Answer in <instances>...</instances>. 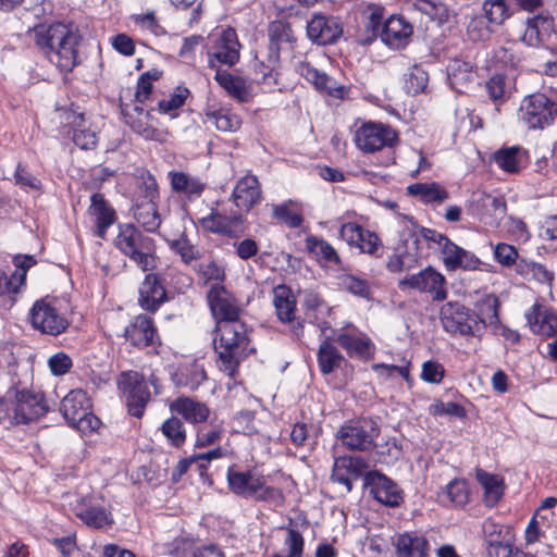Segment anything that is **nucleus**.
Wrapping results in <instances>:
<instances>
[{"mask_svg": "<svg viewBox=\"0 0 557 557\" xmlns=\"http://www.w3.org/2000/svg\"><path fill=\"white\" fill-rule=\"evenodd\" d=\"M36 47L61 73L69 74L79 63L82 36L73 23L40 24L33 28Z\"/></svg>", "mask_w": 557, "mask_h": 557, "instance_id": "obj_1", "label": "nucleus"}, {"mask_svg": "<svg viewBox=\"0 0 557 557\" xmlns=\"http://www.w3.org/2000/svg\"><path fill=\"white\" fill-rule=\"evenodd\" d=\"M213 333L216 364L227 376L235 377L240 362L252 350L248 325L244 321L224 323Z\"/></svg>", "mask_w": 557, "mask_h": 557, "instance_id": "obj_2", "label": "nucleus"}, {"mask_svg": "<svg viewBox=\"0 0 557 557\" xmlns=\"http://www.w3.org/2000/svg\"><path fill=\"white\" fill-rule=\"evenodd\" d=\"M115 247L144 272L157 268L154 240L143 234L134 224H121L115 238Z\"/></svg>", "mask_w": 557, "mask_h": 557, "instance_id": "obj_3", "label": "nucleus"}, {"mask_svg": "<svg viewBox=\"0 0 557 557\" xmlns=\"http://www.w3.org/2000/svg\"><path fill=\"white\" fill-rule=\"evenodd\" d=\"M420 237L429 244L430 248L441 252L443 263L448 271L457 269L475 270L481 264L476 256L459 247L446 235L433 228L422 227L420 230Z\"/></svg>", "mask_w": 557, "mask_h": 557, "instance_id": "obj_4", "label": "nucleus"}, {"mask_svg": "<svg viewBox=\"0 0 557 557\" xmlns=\"http://www.w3.org/2000/svg\"><path fill=\"white\" fill-rule=\"evenodd\" d=\"M60 411L67 423L83 433L96 431L100 420L91 412V403L83 389L71 391L61 401Z\"/></svg>", "mask_w": 557, "mask_h": 557, "instance_id": "obj_5", "label": "nucleus"}, {"mask_svg": "<svg viewBox=\"0 0 557 557\" xmlns=\"http://www.w3.org/2000/svg\"><path fill=\"white\" fill-rule=\"evenodd\" d=\"M379 434L380 428L374 420L361 418L345 422L335 437L348 450L367 451L374 447Z\"/></svg>", "mask_w": 557, "mask_h": 557, "instance_id": "obj_6", "label": "nucleus"}, {"mask_svg": "<svg viewBox=\"0 0 557 557\" xmlns=\"http://www.w3.org/2000/svg\"><path fill=\"white\" fill-rule=\"evenodd\" d=\"M557 117V102L545 94L527 96L520 104V119L531 129H543Z\"/></svg>", "mask_w": 557, "mask_h": 557, "instance_id": "obj_7", "label": "nucleus"}, {"mask_svg": "<svg viewBox=\"0 0 557 557\" xmlns=\"http://www.w3.org/2000/svg\"><path fill=\"white\" fill-rule=\"evenodd\" d=\"M33 327L42 334L58 336L70 326V321L57 301L39 299L33 305L30 312Z\"/></svg>", "mask_w": 557, "mask_h": 557, "instance_id": "obj_8", "label": "nucleus"}, {"mask_svg": "<svg viewBox=\"0 0 557 557\" xmlns=\"http://www.w3.org/2000/svg\"><path fill=\"white\" fill-rule=\"evenodd\" d=\"M117 386L123 394L128 413L141 418L150 400V392L144 375L137 371H123L117 377Z\"/></svg>", "mask_w": 557, "mask_h": 557, "instance_id": "obj_9", "label": "nucleus"}, {"mask_svg": "<svg viewBox=\"0 0 557 557\" xmlns=\"http://www.w3.org/2000/svg\"><path fill=\"white\" fill-rule=\"evenodd\" d=\"M441 324L445 332L453 336L474 335L479 326L478 315L458 301H449L440 310Z\"/></svg>", "mask_w": 557, "mask_h": 557, "instance_id": "obj_10", "label": "nucleus"}, {"mask_svg": "<svg viewBox=\"0 0 557 557\" xmlns=\"http://www.w3.org/2000/svg\"><path fill=\"white\" fill-rule=\"evenodd\" d=\"M207 301L215 326L243 321V308L238 299L230 293L222 284H212L207 293Z\"/></svg>", "mask_w": 557, "mask_h": 557, "instance_id": "obj_11", "label": "nucleus"}, {"mask_svg": "<svg viewBox=\"0 0 557 557\" xmlns=\"http://www.w3.org/2000/svg\"><path fill=\"white\" fill-rule=\"evenodd\" d=\"M398 288L401 292L417 290L429 294L434 301H443L447 297L446 278L432 267L405 276L398 282Z\"/></svg>", "mask_w": 557, "mask_h": 557, "instance_id": "obj_12", "label": "nucleus"}, {"mask_svg": "<svg viewBox=\"0 0 557 557\" xmlns=\"http://www.w3.org/2000/svg\"><path fill=\"white\" fill-rule=\"evenodd\" d=\"M398 135L391 126L382 123H363L355 134L356 146L367 153L393 147Z\"/></svg>", "mask_w": 557, "mask_h": 557, "instance_id": "obj_13", "label": "nucleus"}, {"mask_svg": "<svg viewBox=\"0 0 557 557\" xmlns=\"http://www.w3.org/2000/svg\"><path fill=\"white\" fill-rule=\"evenodd\" d=\"M363 486L384 506L394 508L404 502V492L399 485L379 471H368L363 478Z\"/></svg>", "mask_w": 557, "mask_h": 557, "instance_id": "obj_14", "label": "nucleus"}, {"mask_svg": "<svg viewBox=\"0 0 557 557\" xmlns=\"http://www.w3.org/2000/svg\"><path fill=\"white\" fill-rule=\"evenodd\" d=\"M240 44L235 29H223L213 40L208 51V62L211 67L220 64L233 66L239 60Z\"/></svg>", "mask_w": 557, "mask_h": 557, "instance_id": "obj_15", "label": "nucleus"}, {"mask_svg": "<svg viewBox=\"0 0 557 557\" xmlns=\"http://www.w3.org/2000/svg\"><path fill=\"white\" fill-rule=\"evenodd\" d=\"M48 406L41 393L22 389L15 393V403L12 408V423L27 424L42 417Z\"/></svg>", "mask_w": 557, "mask_h": 557, "instance_id": "obj_16", "label": "nucleus"}, {"mask_svg": "<svg viewBox=\"0 0 557 557\" xmlns=\"http://www.w3.org/2000/svg\"><path fill=\"white\" fill-rule=\"evenodd\" d=\"M126 342L132 346L144 349L161 344L158 330L151 317L145 313L135 315L123 333Z\"/></svg>", "mask_w": 557, "mask_h": 557, "instance_id": "obj_17", "label": "nucleus"}, {"mask_svg": "<svg viewBox=\"0 0 557 557\" xmlns=\"http://www.w3.org/2000/svg\"><path fill=\"white\" fill-rule=\"evenodd\" d=\"M145 200L137 203L134 209V218L147 232H156L161 225V218L154 199L158 198V185L153 176L149 175L145 181Z\"/></svg>", "mask_w": 557, "mask_h": 557, "instance_id": "obj_18", "label": "nucleus"}, {"mask_svg": "<svg viewBox=\"0 0 557 557\" xmlns=\"http://www.w3.org/2000/svg\"><path fill=\"white\" fill-rule=\"evenodd\" d=\"M368 468V462L361 456H339L334 459L331 479L333 482L344 485L349 493L352 491V482L364 478Z\"/></svg>", "mask_w": 557, "mask_h": 557, "instance_id": "obj_19", "label": "nucleus"}, {"mask_svg": "<svg viewBox=\"0 0 557 557\" xmlns=\"http://www.w3.org/2000/svg\"><path fill=\"white\" fill-rule=\"evenodd\" d=\"M269 38V60L281 62V53L290 54L297 42V38L289 23L285 21H274L268 28Z\"/></svg>", "mask_w": 557, "mask_h": 557, "instance_id": "obj_20", "label": "nucleus"}, {"mask_svg": "<svg viewBox=\"0 0 557 557\" xmlns=\"http://www.w3.org/2000/svg\"><path fill=\"white\" fill-rule=\"evenodd\" d=\"M231 199L243 212H249L262 200V189L258 177L250 172L239 177L233 188Z\"/></svg>", "mask_w": 557, "mask_h": 557, "instance_id": "obj_21", "label": "nucleus"}, {"mask_svg": "<svg viewBox=\"0 0 557 557\" xmlns=\"http://www.w3.org/2000/svg\"><path fill=\"white\" fill-rule=\"evenodd\" d=\"M473 205L474 214L490 227L499 226L507 212L506 201L500 196L478 193L474 195Z\"/></svg>", "mask_w": 557, "mask_h": 557, "instance_id": "obj_22", "label": "nucleus"}, {"mask_svg": "<svg viewBox=\"0 0 557 557\" xmlns=\"http://www.w3.org/2000/svg\"><path fill=\"white\" fill-rule=\"evenodd\" d=\"M273 305L278 320L283 323H292V332L296 337L304 333L301 321L295 322L296 297L287 285L281 284L273 288Z\"/></svg>", "mask_w": 557, "mask_h": 557, "instance_id": "obj_23", "label": "nucleus"}, {"mask_svg": "<svg viewBox=\"0 0 557 557\" xmlns=\"http://www.w3.org/2000/svg\"><path fill=\"white\" fill-rule=\"evenodd\" d=\"M166 300V290L160 275L147 274L138 289L139 307L147 312L154 313Z\"/></svg>", "mask_w": 557, "mask_h": 557, "instance_id": "obj_24", "label": "nucleus"}, {"mask_svg": "<svg viewBox=\"0 0 557 557\" xmlns=\"http://www.w3.org/2000/svg\"><path fill=\"white\" fill-rule=\"evenodd\" d=\"M214 79L238 103H247L255 96L253 81L248 77L216 70Z\"/></svg>", "mask_w": 557, "mask_h": 557, "instance_id": "obj_25", "label": "nucleus"}, {"mask_svg": "<svg viewBox=\"0 0 557 557\" xmlns=\"http://www.w3.org/2000/svg\"><path fill=\"white\" fill-rule=\"evenodd\" d=\"M201 227L210 233L238 238L243 234L244 219L242 214L225 215L213 209L210 214L200 219Z\"/></svg>", "mask_w": 557, "mask_h": 557, "instance_id": "obj_26", "label": "nucleus"}, {"mask_svg": "<svg viewBox=\"0 0 557 557\" xmlns=\"http://www.w3.org/2000/svg\"><path fill=\"white\" fill-rule=\"evenodd\" d=\"M226 479L231 492L244 498L256 496L264 485V476L250 470L239 471L235 466L227 469Z\"/></svg>", "mask_w": 557, "mask_h": 557, "instance_id": "obj_27", "label": "nucleus"}, {"mask_svg": "<svg viewBox=\"0 0 557 557\" xmlns=\"http://www.w3.org/2000/svg\"><path fill=\"white\" fill-rule=\"evenodd\" d=\"M35 263L36 260L33 256H16L14 258L16 270L11 276H8L7 273L0 269V295H10L11 306L15 302V296L25 282L26 271Z\"/></svg>", "mask_w": 557, "mask_h": 557, "instance_id": "obj_28", "label": "nucleus"}, {"mask_svg": "<svg viewBox=\"0 0 557 557\" xmlns=\"http://www.w3.org/2000/svg\"><path fill=\"white\" fill-rule=\"evenodd\" d=\"M88 213L95 223L94 235L104 239L107 231L116 221L115 210L108 203L101 194H94L90 197Z\"/></svg>", "mask_w": 557, "mask_h": 557, "instance_id": "obj_29", "label": "nucleus"}, {"mask_svg": "<svg viewBox=\"0 0 557 557\" xmlns=\"http://www.w3.org/2000/svg\"><path fill=\"white\" fill-rule=\"evenodd\" d=\"M170 410L190 424L207 422L211 413L210 408L205 403L188 396H181L171 401Z\"/></svg>", "mask_w": 557, "mask_h": 557, "instance_id": "obj_30", "label": "nucleus"}, {"mask_svg": "<svg viewBox=\"0 0 557 557\" xmlns=\"http://www.w3.org/2000/svg\"><path fill=\"white\" fill-rule=\"evenodd\" d=\"M342 27L334 17L314 15L307 25V35L318 45H329L342 35Z\"/></svg>", "mask_w": 557, "mask_h": 557, "instance_id": "obj_31", "label": "nucleus"}, {"mask_svg": "<svg viewBox=\"0 0 557 557\" xmlns=\"http://www.w3.org/2000/svg\"><path fill=\"white\" fill-rule=\"evenodd\" d=\"M297 72L318 90L326 92L334 98L343 99L345 87L337 85L336 82L323 72H320L308 62H299Z\"/></svg>", "mask_w": 557, "mask_h": 557, "instance_id": "obj_32", "label": "nucleus"}, {"mask_svg": "<svg viewBox=\"0 0 557 557\" xmlns=\"http://www.w3.org/2000/svg\"><path fill=\"white\" fill-rule=\"evenodd\" d=\"M412 35V26L401 16H391L383 25L381 39L393 49H399L408 44Z\"/></svg>", "mask_w": 557, "mask_h": 557, "instance_id": "obj_33", "label": "nucleus"}, {"mask_svg": "<svg viewBox=\"0 0 557 557\" xmlns=\"http://www.w3.org/2000/svg\"><path fill=\"white\" fill-rule=\"evenodd\" d=\"M396 557H429L430 543L414 532L399 534L395 543Z\"/></svg>", "mask_w": 557, "mask_h": 557, "instance_id": "obj_34", "label": "nucleus"}, {"mask_svg": "<svg viewBox=\"0 0 557 557\" xmlns=\"http://www.w3.org/2000/svg\"><path fill=\"white\" fill-rule=\"evenodd\" d=\"M169 177L173 191L185 196L190 201L198 199L206 189L205 182L185 172L171 171Z\"/></svg>", "mask_w": 557, "mask_h": 557, "instance_id": "obj_35", "label": "nucleus"}, {"mask_svg": "<svg viewBox=\"0 0 557 557\" xmlns=\"http://www.w3.org/2000/svg\"><path fill=\"white\" fill-rule=\"evenodd\" d=\"M66 121L73 128V143L81 149H94L98 144L97 132L90 126H86L85 115L83 113L69 112Z\"/></svg>", "mask_w": 557, "mask_h": 557, "instance_id": "obj_36", "label": "nucleus"}, {"mask_svg": "<svg viewBox=\"0 0 557 557\" xmlns=\"http://www.w3.org/2000/svg\"><path fill=\"white\" fill-rule=\"evenodd\" d=\"M206 380V370L198 362L183 364L172 374V382L175 386L190 391H196Z\"/></svg>", "mask_w": 557, "mask_h": 557, "instance_id": "obj_37", "label": "nucleus"}, {"mask_svg": "<svg viewBox=\"0 0 557 557\" xmlns=\"http://www.w3.org/2000/svg\"><path fill=\"white\" fill-rule=\"evenodd\" d=\"M486 553L488 557H512L516 552L508 540L500 535L498 525L493 522L484 523Z\"/></svg>", "mask_w": 557, "mask_h": 557, "instance_id": "obj_38", "label": "nucleus"}, {"mask_svg": "<svg viewBox=\"0 0 557 557\" xmlns=\"http://www.w3.org/2000/svg\"><path fill=\"white\" fill-rule=\"evenodd\" d=\"M126 123L146 140H161V132L149 123V113L143 108L134 107L132 113L125 115Z\"/></svg>", "mask_w": 557, "mask_h": 557, "instance_id": "obj_39", "label": "nucleus"}, {"mask_svg": "<svg viewBox=\"0 0 557 557\" xmlns=\"http://www.w3.org/2000/svg\"><path fill=\"white\" fill-rule=\"evenodd\" d=\"M317 360L321 373L327 375L341 368L344 357L331 339L326 337L319 346Z\"/></svg>", "mask_w": 557, "mask_h": 557, "instance_id": "obj_40", "label": "nucleus"}, {"mask_svg": "<svg viewBox=\"0 0 557 557\" xmlns=\"http://www.w3.org/2000/svg\"><path fill=\"white\" fill-rule=\"evenodd\" d=\"M280 62L269 60V52L264 60H257L253 64V84L261 85L264 90L271 91L277 85Z\"/></svg>", "mask_w": 557, "mask_h": 557, "instance_id": "obj_41", "label": "nucleus"}, {"mask_svg": "<svg viewBox=\"0 0 557 557\" xmlns=\"http://www.w3.org/2000/svg\"><path fill=\"white\" fill-rule=\"evenodd\" d=\"M307 249L313 253L320 262L342 268V259L335 248L325 239L317 236H308L306 238Z\"/></svg>", "mask_w": 557, "mask_h": 557, "instance_id": "obj_42", "label": "nucleus"}, {"mask_svg": "<svg viewBox=\"0 0 557 557\" xmlns=\"http://www.w3.org/2000/svg\"><path fill=\"white\" fill-rule=\"evenodd\" d=\"M407 193L424 203H441L448 198V191L436 182L416 183L407 187Z\"/></svg>", "mask_w": 557, "mask_h": 557, "instance_id": "obj_43", "label": "nucleus"}, {"mask_svg": "<svg viewBox=\"0 0 557 557\" xmlns=\"http://www.w3.org/2000/svg\"><path fill=\"white\" fill-rule=\"evenodd\" d=\"M447 78L454 90L462 92L473 78L472 65L462 60H453L447 66Z\"/></svg>", "mask_w": 557, "mask_h": 557, "instance_id": "obj_44", "label": "nucleus"}, {"mask_svg": "<svg viewBox=\"0 0 557 557\" xmlns=\"http://www.w3.org/2000/svg\"><path fill=\"white\" fill-rule=\"evenodd\" d=\"M206 116L221 132L235 133L243 124L242 117L228 107L208 111Z\"/></svg>", "mask_w": 557, "mask_h": 557, "instance_id": "obj_45", "label": "nucleus"}, {"mask_svg": "<svg viewBox=\"0 0 557 557\" xmlns=\"http://www.w3.org/2000/svg\"><path fill=\"white\" fill-rule=\"evenodd\" d=\"M442 504L463 507L469 500L468 483L463 479L450 481L438 495Z\"/></svg>", "mask_w": 557, "mask_h": 557, "instance_id": "obj_46", "label": "nucleus"}, {"mask_svg": "<svg viewBox=\"0 0 557 557\" xmlns=\"http://www.w3.org/2000/svg\"><path fill=\"white\" fill-rule=\"evenodd\" d=\"M525 151L519 146L499 149L494 154L495 163L504 171L516 173L524 161Z\"/></svg>", "mask_w": 557, "mask_h": 557, "instance_id": "obj_47", "label": "nucleus"}, {"mask_svg": "<svg viewBox=\"0 0 557 557\" xmlns=\"http://www.w3.org/2000/svg\"><path fill=\"white\" fill-rule=\"evenodd\" d=\"M302 297V307L305 309L306 317L311 322L319 321V314L329 311L327 304L324 301L322 296L313 288H306L300 292Z\"/></svg>", "mask_w": 557, "mask_h": 557, "instance_id": "obj_48", "label": "nucleus"}, {"mask_svg": "<svg viewBox=\"0 0 557 557\" xmlns=\"http://www.w3.org/2000/svg\"><path fill=\"white\" fill-rule=\"evenodd\" d=\"M337 280L339 287L345 292L359 298H371V287L367 280L348 273L339 274Z\"/></svg>", "mask_w": 557, "mask_h": 557, "instance_id": "obj_49", "label": "nucleus"}, {"mask_svg": "<svg viewBox=\"0 0 557 557\" xmlns=\"http://www.w3.org/2000/svg\"><path fill=\"white\" fill-rule=\"evenodd\" d=\"M476 479L484 488L487 505L494 506L503 496L502 480L497 475L483 470L476 471Z\"/></svg>", "mask_w": 557, "mask_h": 557, "instance_id": "obj_50", "label": "nucleus"}, {"mask_svg": "<svg viewBox=\"0 0 557 557\" xmlns=\"http://www.w3.org/2000/svg\"><path fill=\"white\" fill-rule=\"evenodd\" d=\"M166 243L171 251L178 255L185 264L200 258L199 249L191 244L185 233H182L178 238H166Z\"/></svg>", "mask_w": 557, "mask_h": 557, "instance_id": "obj_51", "label": "nucleus"}, {"mask_svg": "<svg viewBox=\"0 0 557 557\" xmlns=\"http://www.w3.org/2000/svg\"><path fill=\"white\" fill-rule=\"evenodd\" d=\"M336 343L346 350L348 356L364 357L369 352L370 339L368 337H358L348 333H341L336 337Z\"/></svg>", "mask_w": 557, "mask_h": 557, "instance_id": "obj_52", "label": "nucleus"}, {"mask_svg": "<svg viewBox=\"0 0 557 557\" xmlns=\"http://www.w3.org/2000/svg\"><path fill=\"white\" fill-rule=\"evenodd\" d=\"M160 430L172 446L181 447L184 445L186 441V430L180 418L173 416L166 419Z\"/></svg>", "mask_w": 557, "mask_h": 557, "instance_id": "obj_53", "label": "nucleus"}, {"mask_svg": "<svg viewBox=\"0 0 557 557\" xmlns=\"http://www.w3.org/2000/svg\"><path fill=\"white\" fill-rule=\"evenodd\" d=\"M76 516L88 527L100 529L110 525L113 521L107 510L99 506L82 509Z\"/></svg>", "mask_w": 557, "mask_h": 557, "instance_id": "obj_54", "label": "nucleus"}, {"mask_svg": "<svg viewBox=\"0 0 557 557\" xmlns=\"http://www.w3.org/2000/svg\"><path fill=\"white\" fill-rule=\"evenodd\" d=\"M382 247V242L376 233L360 226L355 244L351 248H357L361 253L375 256Z\"/></svg>", "mask_w": 557, "mask_h": 557, "instance_id": "obj_55", "label": "nucleus"}, {"mask_svg": "<svg viewBox=\"0 0 557 557\" xmlns=\"http://www.w3.org/2000/svg\"><path fill=\"white\" fill-rule=\"evenodd\" d=\"M428 83V72L419 65H413L412 67L409 69V72L406 74L405 88L408 94L418 95L425 90Z\"/></svg>", "mask_w": 557, "mask_h": 557, "instance_id": "obj_56", "label": "nucleus"}, {"mask_svg": "<svg viewBox=\"0 0 557 557\" xmlns=\"http://www.w3.org/2000/svg\"><path fill=\"white\" fill-rule=\"evenodd\" d=\"M484 16L492 23L499 25L510 16L506 0H485L483 3Z\"/></svg>", "mask_w": 557, "mask_h": 557, "instance_id": "obj_57", "label": "nucleus"}, {"mask_svg": "<svg viewBox=\"0 0 557 557\" xmlns=\"http://www.w3.org/2000/svg\"><path fill=\"white\" fill-rule=\"evenodd\" d=\"M189 95L190 91L187 87L177 86L169 98L162 99L158 102V109L162 113L170 114L180 109L185 103Z\"/></svg>", "mask_w": 557, "mask_h": 557, "instance_id": "obj_58", "label": "nucleus"}, {"mask_svg": "<svg viewBox=\"0 0 557 557\" xmlns=\"http://www.w3.org/2000/svg\"><path fill=\"white\" fill-rule=\"evenodd\" d=\"M161 71L151 69L143 73L137 82V88L135 92L136 101L145 102L152 92V83L161 77Z\"/></svg>", "mask_w": 557, "mask_h": 557, "instance_id": "obj_59", "label": "nucleus"}, {"mask_svg": "<svg viewBox=\"0 0 557 557\" xmlns=\"http://www.w3.org/2000/svg\"><path fill=\"white\" fill-rule=\"evenodd\" d=\"M273 216L280 222L284 223L290 228L300 227L304 223V218L300 213L293 211L289 203L284 202L274 205L272 208Z\"/></svg>", "mask_w": 557, "mask_h": 557, "instance_id": "obj_60", "label": "nucleus"}, {"mask_svg": "<svg viewBox=\"0 0 557 557\" xmlns=\"http://www.w3.org/2000/svg\"><path fill=\"white\" fill-rule=\"evenodd\" d=\"M287 549L286 557H302L305 540L301 533L296 529H287V536L284 540Z\"/></svg>", "mask_w": 557, "mask_h": 557, "instance_id": "obj_61", "label": "nucleus"}, {"mask_svg": "<svg viewBox=\"0 0 557 557\" xmlns=\"http://www.w3.org/2000/svg\"><path fill=\"white\" fill-rule=\"evenodd\" d=\"M222 436V428L219 424L209 426H200L196 433V446L207 447L216 443Z\"/></svg>", "mask_w": 557, "mask_h": 557, "instance_id": "obj_62", "label": "nucleus"}, {"mask_svg": "<svg viewBox=\"0 0 557 557\" xmlns=\"http://www.w3.org/2000/svg\"><path fill=\"white\" fill-rule=\"evenodd\" d=\"M468 34L472 40H486L492 35V29L486 23L485 16L473 17L468 25Z\"/></svg>", "mask_w": 557, "mask_h": 557, "instance_id": "obj_63", "label": "nucleus"}, {"mask_svg": "<svg viewBox=\"0 0 557 557\" xmlns=\"http://www.w3.org/2000/svg\"><path fill=\"white\" fill-rule=\"evenodd\" d=\"M445 375L444 367L433 360H428L422 364L421 379L424 382L438 384L442 382Z\"/></svg>", "mask_w": 557, "mask_h": 557, "instance_id": "obj_64", "label": "nucleus"}]
</instances>
